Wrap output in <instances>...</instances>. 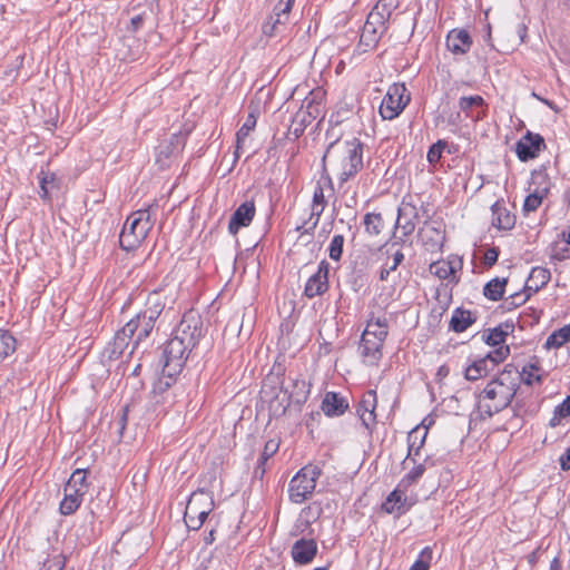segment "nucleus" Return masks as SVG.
<instances>
[{
    "instance_id": "nucleus-1",
    "label": "nucleus",
    "mask_w": 570,
    "mask_h": 570,
    "mask_svg": "<svg viewBox=\"0 0 570 570\" xmlns=\"http://www.w3.org/2000/svg\"><path fill=\"white\" fill-rule=\"evenodd\" d=\"M364 144L353 138L332 141L322 158L324 169L328 168L337 178L338 186L355 178L363 168Z\"/></svg>"
},
{
    "instance_id": "nucleus-2",
    "label": "nucleus",
    "mask_w": 570,
    "mask_h": 570,
    "mask_svg": "<svg viewBox=\"0 0 570 570\" xmlns=\"http://www.w3.org/2000/svg\"><path fill=\"white\" fill-rule=\"evenodd\" d=\"M283 376L284 371L279 366L277 370L273 367L262 387V394L267 396L269 393L274 394V390L278 386L279 392L275 393L274 399L271 400V409L275 414H284L291 405H302L309 395V384L305 380L289 377L288 383L285 384Z\"/></svg>"
},
{
    "instance_id": "nucleus-3",
    "label": "nucleus",
    "mask_w": 570,
    "mask_h": 570,
    "mask_svg": "<svg viewBox=\"0 0 570 570\" xmlns=\"http://www.w3.org/2000/svg\"><path fill=\"white\" fill-rule=\"evenodd\" d=\"M518 371L507 367L491 380L479 395L478 407L481 414L491 417L504 410L518 390Z\"/></svg>"
},
{
    "instance_id": "nucleus-4",
    "label": "nucleus",
    "mask_w": 570,
    "mask_h": 570,
    "mask_svg": "<svg viewBox=\"0 0 570 570\" xmlns=\"http://www.w3.org/2000/svg\"><path fill=\"white\" fill-rule=\"evenodd\" d=\"M157 207L158 205L154 203L127 217L119 236V244L122 249L132 250L147 237L154 226L153 214Z\"/></svg>"
},
{
    "instance_id": "nucleus-5",
    "label": "nucleus",
    "mask_w": 570,
    "mask_h": 570,
    "mask_svg": "<svg viewBox=\"0 0 570 570\" xmlns=\"http://www.w3.org/2000/svg\"><path fill=\"white\" fill-rule=\"evenodd\" d=\"M165 303L159 293L154 292L149 294L146 307L144 311L139 312L135 317L129 320L126 324H132V336H134V346L130 350V354L142 343L146 338L149 337L150 333L155 327V323L164 311Z\"/></svg>"
},
{
    "instance_id": "nucleus-6",
    "label": "nucleus",
    "mask_w": 570,
    "mask_h": 570,
    "mask_svg": "<svg viewBox=\"0 0 570 570\" xmlns=\"http://www.w3.org/2000/svg\"><path fill=\"white\" fill-rule=\"evenodd\" d=\"M320 475L321 469L318 466L313 464L303 466L289 481V500L296 504L306 501L314 493Z\"/></svg>"
},
{
    "instance_id": "nucleus-7",
    "label": "nucleus",
    "mask_w": 570,
    "mask_h": 570,
    "mask_svg": "<svg viewBox=\"0 0 570 570\" xmlns=\"http://www.w3.org/2000/svg\"><path fill=\"white\" fill-rule=\"evenodd\" d=\"M385 0H380L373 10L368 13L367 19L363 26L361 36H360V46L364 48L366 51L370 48H374L379 42L381 36L386 30L385 22L391 16V11H380L381 6L385 7L383 3Z\"/></svg>"
},
{
    "instance_id": "nucleus-8",
    "label": "nucleus",
    "mask_w": 570,
    "mask_h": 570,
    "mask_svg": "<svg viewBox=\"0 0 570 570\" xmlns=\"http://www.w3.org/2000/svg\"><path fill=\"white\" fill-rule=\"evenodd\" d=\"M191 350L175 336L168 340L164 345L161 355L164 375L173 377L179 374Z\"/></svg>"
},
{
    "instance_id": "nucleus-9",
    "label": "nucleus",
    "mask_w": 570,
    "mask_h": 570,
    "mask_svg": "<svg viewBox=\"0 0 570 570\" xmlns=\"http://www.w3.org/2000/svg\"><path fill=\"white\" fill-rule=\"evenodd\" d=\"M411 97L403 83H393L387 89L380 106V114L383 119L396 118L410 102Z\"/></svg>"
},
{
    "instance_id": "nucleus-10",
    "label": "nucleus",
    "mask_w": 570,
    "mask_h": 570,
    "mask_svg": "<svg viewBox=\"0 0 570 570\" xmlns=\"http://www.w3.org/2000/svg\"><path fill=\"white\" fill-rule=\"evenodd\" d=\"M382 333V331L377 333L364 331L362 333L358 348L364 363L376 365L382 358V347L385 342Z\"/></svg>"
},
{
    "instance_id": "nucleus-11",
    "label": "nucleus",
    "mask_w": 570,
    "mask_h": 570,
    "mask_svg": "<svg viewBox=\"0 0 570 570\" xmlns=\"http://www.w3.org/2000/svg\"><path fill=\"white\" fill-rule=\"evenodd\" d=\"M174 336L194 348L202 337V321L193 313L185 314L176 328Z\"/></svg>"
},
{
    "instance_id": "nucleus-12",
    "label": "nucleus",
    "mask_w": 570,
    "mask_h": 570,
    "mask_svg": "<svg viewBox=\"0 0 570 570\" xmlns=\"http://www.w3.org/2000/svg\"><path fill=\"white\" fill-rule=\"evenodd\" d=\"M419 220V212L412 198L404 197L397 209L396 229L402 233V238L413 234Z\"/></svg>"
},
{
    "instance_id": "nucleus-13",
    "label": "nucleus",
    "mask_w": 570,
    "mask_h": 570,
    "mask_svg": "<svg viewBox=\"0 0 570 570\" xmlns=\"http://www.w3.org/2000/svg\"><path fill=\"white\" fill-rule=\"evenodd\" d=\"M546 148V142L540 134L527 131L515 145V153L521 161H528L539 156Z\"/></svg>"
},
{
    "instance_id": "nucleus-14",
    "label": "nucleus",
    "mask_w": 570,
    "mask_h": 570,
    "mask_svg": "<svg viewBox=\"0 0 570 570\" xmlns=\"http://www.w3.org/2000/svg\"><path fill=\"white\" fill-rule=\"evenodd\" d=\"M330 264L324 259L320 263L315 274L306 282L304 294L308 298H314L324 294L328 289Z\"/></svg>"
},
{
    "instance_id": "nucleus-15",
    "label": "nucleus",
    "mask_w": 570,
    "mask_h": 570,
    "mask_svg": "<svg viewBox=\"0 0 570 570\" xmlns=\"http://www.w3.org/2000/svg\"><path fill=\"white\" fill-rule=\"evenodd\" d=\"M377 405L376 392L374 390L366 391L358 405H357V415L362 421V424L367 430H372L376 424V414L375 409Z\"/></svg>"
},
{
    "instance_id": "nucleus-16",
    "label": "nucleus",
    "mask_w": 570,
    "mask_h": 570,
    "mask_svg": "<svg viewBox=\"0 0 570 570\" xmlns=\"http://www.w3.org/2000/svg\"><path fill=\"white\" fill-rule=\"evenodd\" d=\"M325 205L326 200L324 196V189L320 184H317L313 193L309 219L308 222H305L302 226L297 227V230L304 229L303 234L312 235L313 230L315 229L320 222V217L324 212Z\"/></svg>"
},
{
    "instance_id": "nucleus-17",
    "label": "nucleus",
    "mask_w": 570,
    "mask_h": 570,
    "mask_svg": "<svg viewBox=\"0 0 570 570\" xmlns=\"http://www.w3.org/2000/svg\"><path fill=\"white\" fill-rule=\"evenodd\" d=\"M255 213L256 207L254 200H246L239 205L229 219L228 232L232 235H236L240 228L249 226L255 217Z\"/></svg>"
},
{
    "instance_id": "nucleus-18",
    "label": "nucleus",
    "mask_w": 570,
    "mask_h": 570,
    "mask_svg": "<svg viewBox=\"0 0 570 570\" xmlns=\"http://www.w3.org/2000/svg\"><path fill=\"white\" fill-rule=\"evenodd\" d=\"M459 107L473 121H479L485 117V101L479 95L461 97Z\"/></svg>"
},
{
    "instance_id": "nucleus-19",
    "label": "nucleus",
    "mask_w": 570,
    "mask_h": 570,
    "mask_svg": "<svg viewBox=\"0 0 570 570\" xmlns=\"http://www.w3.org/2000/svg\"><path fill=\"white\" fill-rule=\"evenodd\" d=\"M472 46V39L464 29H453L446 37V47L454 55L466 53Z\"/></svg>"
},
{
    "instance_id": "nucleus-20",
    "label": "nucleus",
    "mask_w": 570,
    "mask_h": 570,
    "mask_svg": "<svg viewBox=\"0 0 570 570\" xmlns=\"http://www.w3.org/2000/svg\"><path fill=\"white\" fill-rule=\"evenodd\" d=\"M291 552L296 563L306 564L314 559L317 544L313 539H299L293 544Z\"/></svg>"
},
{
    "instance_id": "nucleus-21",
    "label": "nucleus",
    "mask_w": 570,
    "mask_h": 570,
    "mask_svg": "<svg viewBox=\"0 0 570 570\" xmlns=\"http://www.w3.org/2000/svg\"><path fill=\"white\" fill-rule=\"evenodd\" d=\"M132 324H125L119 331L116 332L112 342L110 343L111 351L110 357H119L122 355L125 350L134 346V336H132Z\"/></svg>"
},
{
    "instance_id": "nucleus-22",
    "label": "nucleus",
    "mask_w": 570,
    "mask_h": 570,
    "mask_svg": "<svg viewBox=\"0 0 570 570\" xmlns=\"http://www.w3.org/2000/svg\"><path fill=\"white\" fill-rule=\"evenodd\" d=\"M321 409L327 416H340L348 409V403L338 393L327 392L322 401Z\"/></svg>"
},
{
    "instance_id": "nucleus-23",
    "label": "nucleus",
    "mask_w": 570,
    "mask_h": 570,
    "mask_svg": "<svg viewBox=\"0 0 570 570\" xmlns=\"http://www.w3.org/2000/svg\"><path fill=\"white\" fill-rule=\"evenodd\" d=\"M426 435L428 429L422 426H415L409 432L406 460L416 463V458L420 456V451L425 443Z\"/></svg>"
},
{
    "instance_id": "nucleus-24",
    "label": "nucleus",
    "mask_w": 570,
    "mask_h": 570,
    "mask_svg": "<svg viewBox=\"0 0 570 570\" xmlns=\"http://www.w3.org/2000/svg\"><path fill=\"white\" fill-rule=\"evenodd\" d=\"M85 493L71 485H65V497L60 502V512L63 515H69L76 512L82 502Z\"/></svg>"
},
{
    "instance_id": "nucleus-25",
    "label": "nucleus",
    "mask_w": 570,
    "mask_h": 570,
    "mask_svg": "<svg viewBox=\"0 0 570 570\" xmlns=\"http://www.w3.org/2000/svg\"><path fill=\"white\" fill-rule=\"evenodd\" d=\"M475 321L476 316L471 311L458 307L452 313L449 327L455 333H462Z\"/></svg>"
},
{
    "instance_id": "nucleus-26",
    "label": "nucleus",
    "mask_w": 570,
    "mask_h": 570,
    "mask_svg": "<svg viewBox=\"0 0 570 570\" xmlns=\"http://www.w3.org/2000/svg\"><path fill=\"white\" fill-rule=\"evenodd\" d=\"M515 224V216L503 205L495 203L492 206V225L499 229L509 230Z\"/></svg>"
},
{
    "instance_id": "nucleus-27",
    "label": "nucleus",
    "mask_w": 570,
    "mask_h": 570,
    "mask_svg": "<svg viewBox=\"0 0 570 570\" xmlns=\"http://www.w3.org/2000/svg\"><path fill=\"white\" fill-rule=\"evenodd\" d=\"M550 278L551 274L548 268L541 266L533 267L527 281L525 291L537 293L549 283Z\"/></svg>"
},
{
    "instance_id": "nucleus-28",
    "label": "nucleus",
    "mask_w": 570,
    "mask_h": 570,
    "mask_svg": "<svg viewBox=\"0 0 570 570\" xmlns=\"http://www.w3.org/2000/svg\"><path fill=\"white\" fill-rule=\"evenodd\" d=\"M422 242L425 246H428V249L435 250L436 248H441L443 240H444V234L443 232L431 225L425 224L420 232Z\"/></svg>"
},
{
    "instance_id": "nucleus-29",
    "label": "nucleus",
    "mask_w": 570,
    "mask_h": 570,
    "mask_svg": "<svg viewBox=\"0 0 570 570\" xmlns=\"http://www.w3.org/2000/svg\"><path fill=\"white\" fill-rule=\"evenodd\" d=\"M322 98L318 94L311 92L302 102L299 111H303L305 116H309V120H315L323 114Z\"/></svg>"
},
{
    "instance_id": "nucleus-30",
    "label": "nucleus",
    "mask_w": 570,
    "mask_h": 570,
    "mask_svg": "<svg viewBox=\"0 0 570 570\" xmlns=\"http://www.w3.org/2000/svg\"><path fill=\"white\" fill-rule=\"evenodd\" d=\"M490 357H483L474 361L470 366L466 367L464 376L468 381H476L488 375L493 368L489 364Z\"/></svg>"
},
{
    "instance_id": "nucleus-31",
    "label": "nucleus",
    "mask_w": 570,
    "mask_h": 570,
    "mask_svg": "<svg viewBox=\"0 0 570 570\" xmlns=\"http://www.w3.org/2000/svg\"><path fill=\"white\" fill-rule=\"evenodd\" d=\"M173 139L176 140V145L174 148H170V145H167L166 141H163L157 148V163L165 165V160L169 159L171 156L180 153L184 148V137L181 135H173Z\"/></svg>"
},
{
    "instance_id": "nucleus-32",
    "label": "nucleus",
    "mask_w": 570,
    "mask_h": 570,
    "mask_svg": "<svg viewBox=\"0 0 570 570\" xmlns=\"http://www.w3.org/2000/svg\"><path fill=\"white\" fill-rule=\"evenodd\" d=\"M508 283L507 278L495 277L488 282L483 288V295L491 301H499L504 294V288Z\"/></svg>"
},
{
    "instance_id": "nucleus-33",
    "label": "nucleus",
    "mask_w": 570,
    "mask_h": 570,
    "mask_svg": "<svg viewBox=\"0 0 570 570\" xmlns=\"http://www.w3.org/2000/svg\"><path fill=\"white\" fill-rule=\"evenodd\" d=\"M431 274L435 275L440 279H452L454 278L456 266L453 262L438 261L430 265Z\"/></svg>"
},
{
    "instance_id": "nucleus-34",
    "label": "nucleus",
    "mask_w": 570,
    "mask_h": 570,
    "mask_svg": "<svg viewBox=\"0 0 570 570\" xmlns=\"http://www.w3.org/2000/svg\"><path fill=\"white\" fill-rule=\"evenodd\" d=\"M570 341V324L553 331L547 338V348H559Z\"/></svg>"
},
{
    "instance_id": "nucleus-35",
    "label": "nucleus",
    "mask_w": 570,
    "mask_h": 570,
    "mask_svg": "<svg viewBox=\"0 0 570 570\" xmlns=\"http://www.w3.org/2000/svg\"><path fill=\"white\" fill-rule=\"evenodd\" d=\"M312 124L309 120V116H305L303 111L297 110L293 116L291 125L288 127V134L292 135L295 139L299 138L306 127Z\"/></svg>"
},
{
    "instance_id": "nucleus-36",
    "label": "nucleus",
    "mask_w": 570,
    "mask_h": 570,
    "mask_svg": "<svg viewBox=\"0 0 570 570\" xmlns=\"http://www.w3.org/2000/svg\"><path fill=\"white\" fill-rule=\"evenodd\" d=\"M278 450V443H276L275 441L273 440H269L265 443V446H264V451L263 453L261 454V458L257 462V465L254 470V475L256 478H259L262 479L265 474V463L266 461L272 456L274 455V453H276V451Z\"/></svg>"
},
{
    "instance_id": "nucleus-37",
    "label": "nucleus",
    "mask_w": 570,
    "mask_h": 570,
    "mask_svg": "<svg viewBox=\"0 0 570 570\" xmlns=\"http://www.w3.org/2000/svg\"><path fill=\"white\" fill-rule=\"evenodd\" d=\"M513 331V324H501L498 327L490 330L485 342L489 345L497 346L505 342V337Z\"/></svg>"
},
{
    "instance_id": "nucleus-38",
    "label": "nucleus",
    "mask_w": 570,
    "mask_h": 570,
    "mask_svg": "<svg viewBox=\"0 0 570 570\" xmlns=\"http://www.w3.org/2000/svg\"><path fill=\"white\" fill-rule=\"evenodd\" d=\"M256 120L250 115L245 124L239 128V130L236 132V149H235V157L239 158L240 153L243 151V147L245 144L246 138L248 137L250 130L255 127Z\"/></svg>"
},
{
    "instance_id": "nucleus-39",
    "label": "nucleus",
    "mask_w": 570,
    "mask_h": 570,
    "mask_svg": "<svg viewBox=\"0 0 570 570\" xmlns=\"http://www.w3.org/2000/svg\"><path fill=\"white\" fill-rule=\"evenodd\" d=\"M363 224L368 235L376 236L381 233L384 222L381 214L367 213L364 216Z\"/></svg>"
},
{
    "instance_id": "nucleus-40",
    "label": "nucleus",
    "mask_w": 570,
    "mask_h": 570,
    "mask_svg": "<svg viewBox=\"0 0 570 570\" xmlns=\"http://www.w3.org/2000/svg\"><path fill=\"white\" fill-rule=\"evenodd\" d=\"M193 503L195 504L198 511L213 510L214 507L213 498L203 490L196 491L190 495L187 504Z\"/></svg>"
},
{
    "instance_id": "nucleus-41",
    "label": "nucleus",
    "mask_w": 570,
    "mask_h": 570,
    "mask_svg": "<svg viewBox=\"0 0 570 570\" xmlns=\"http://www.w3.org/2000/svg\"><path fill=\"white\" fill-rule=\"evenodd\" d=\"M548 189L544 188L541 191L535 189L534 191L530 193L523 203V212L524 214H529L532 212H535L540 205L542 204V199L546 196Z\"/></svg>"
},
{
    "instance_id": "nucleus-42",
    "label": "nucleus",
    "mask_w": 570,
    "mask_h": 570,
    "mask_svg": "<svg viewBox=\"0 0 570 570\" xmlns=\"http://www.w3.org/2000/svg\"><path fill=\"white\" fill-rule=\"evenodd\" d=\"M404 500H405V498H404L403 493L400 492L399 490H394L389 494L386 501L383 503V509L387 513L400 512L402 502Z\"/></svg>"
},
{
    "instance_id": "nucleus-43",
    "label": "nucleus",
    "mask_w": 570,
    "mask_h": 570,
    "mask_svg": "<svg viewBox=\"0 0 570 570\" xmlns=\"http://www.w3.org/2000/svg\"><path fill=\"white\" fill-rule=\"evenodd\" d=\"M404 254L397 249L393 253L392 261L387 259V262L384 264V266L380 271V279L386 281L390 273L395 271L397 266L403 262Z\"/></svg>"
},
{
    "instance_id": "nucleus-44",
    "label": "nucleus",
    "mask_w": 570,
    "mask_h": 570,
    "mask_svg": "<svg viewBox=\"0 0 570 570\" xmlns=\"http://www.w3.org/2000/svg\"><path fill=\"white\" fill-rule=\"evenodd\" d=\"M203 511H198L195 507V504H187L185 514H184V521L188 529L190 530H198L200 528V523L198 522L199 514H203Z\"/></svg>"
},
{
    "instance_id": "nucleus-45",
    "label": "nucleus",
    "mask_w": 570,
    "mask_h": 570,
    "mask_svg": "<svg viewBox=\"0 0 570 570\" xmlns=\"http://www.w3.org/2000/svg\"><path fill=\"white\" fill-rule=\"evenodd\" d=\"M538 366L530 364L529 366L523 367L522 373L518 372V384L523 382L527 385H532L535 382H541V376L537 374Z\"/></svg>"
},
{
    "instance_id": "nucleus-46",
    "label": "nucleus",
    "mask_w": 570,
    "mask_h": 570,
    "mask_svg": "<svg viewBox=\"0 0 570 570\" xmlns=\"http://www.w3.org/2000/svg\"><path fill=\"white\" fill-rule=\"evenodd\" d=\"M86 480V470L77 469L76 471H73V473L71 474L66 484L71 485L72 488H76L77 490H80L81 492L86 493L88 489Z\"/></svg>"
},
{
    "instance_id": "nucleus-47",
    "label": "nucleus",
    "mask_w": 570,
    "mask_h": 570,
    "mask_svg": "<svg viewBox=\"0 0 570 570\" xmlns=\"http://www.w3.org/2000/svg\"><path fill=\"white\" fill-rule=\"evenodd\" d=\"M344 236L343 235H334L330 246H328V256L331 259L338 262L343 254L344 246Z\"/></svg>"
},
{
    "instance_id": "nucleus-48",
    "label": "nucleus",
    "mask_w": 570,
    "mask_h": 570,
    "mask_svg": "<svg viewBox=\"0 0 570 570\" xmlns=\"http://www.w3.org/2000/svg\"><path fill=\"white\" fill-rule=\"evenodd\" d=\"M16 350V338L8 332H0V355L8 356Z\"/></svg>"
},
{
    "instance_id": "nucleus-49",
    "label": "nucleus",
    "mask_w": 570,
    "mask_h": 570,
    "mask_svg": "<svg viewBox=\"0 0 570 570\" xmlns=\"http://www.w3.org/2000/svg\"><path fill=\"white\" fill-rule=\"evenodd\" d=\"M432 554H433L432 549L430 547H425L421 551L417 560L412 564L410 570H429L431 561H432Z\"/></svg>"
},
{
    "instance_id": "nucleus-50",
    "label": "nucleus",
    "mask_w": 570,
    "mask_h": 570,
    "mask_svg": "<svg viewBox=\"0 0 570 570\" xmlns=\"http://www.w3.org/2000/svg\"><path fill=\"white\" fill-rule=\"evenodd\" d=\"M226 568L227 564L222 560V558L210 554L202 561L200 567L197 570H226Z\"/></svg>"
},
{
    "instance_id": "nucleus-51",
    "label": "nucleus",
    "mask_w": 570,
    "mask_h": 570,
    "mask_svg": "<svg viewBox=\"0 0 570 570\" xmlns=\"http://www.w3.org/2000/svg\"><path fill=\"white\" fill-rule=\"evenodd\" d=\"M530 295L531 293L527 292L525 289L524 292L514 293L505 299L504 304L508 309L519 307L529 299Z\"/></svg>"
},
{
    "instance_id": "nucleus-52",
    "label": "nucleus",
    "mask_w": 570,
    "mask_h": 570,
    "mask_svg": "<svg viewBox=\"0 0 570 570\" xmlns=\"http://www.w3.org/2000/svg\"><path fill=\"white\" fill-rule=\"evenodd\" d=\"M387 327H389V324H387V320L385 317H377L376 320H370L367 322V325H366V328L364 331H370V332H380L382 331L383 335H384V341L386 340L387 337Z\"/></svg>"
},
{
    "instance_id": "nucleus-53",
    "label": "nucleus",
    "mask_w": 570,
    "mask_h": 570,
    "mask_svg": "<svg viewBox=\"0 0 570 570\" xmlns=\"http://www.w3.org/2000/svg\"><path fill=\"white\" fill-rule=\"evenodd\" d=\"M509 353H510L509 346H500L495 351L489 353L485 357H490L491 358L489 364L494 370V367L499 363L503 362L508 357Z\"/></svg>"
},
{
    "instance_id": "nucleus-54",
    "label": "nucleus",
    "mask_w": 570,
    "mask_h": 570,
    "mask_svg": "<svg viewBox=\"0 0 570 570\" xmlns=\"http://www.w3.org/2000/svg\"><path fill=\"white\" fill-rule=\"evenodd\" d=\"M446 147V141L444 140H438L435 144H433L429 151H428V160L431 164L438 163L441 157L444 148Z\"/></svg>"
},
{
    "instance_id": "nucleus-55",
    "label": "nucleus",
    "mask_w": 570,
    "mask_h": 570,
    "mask_svg": "<svg viewBox=\"0 0 570 570\" xmlns=\"http://www.w3.org/2000/svg\"><path fill=\"white\" fill-rule=\"evenodd\" d=\"M425 472V464H416L402 480L406 485L415 483Z\"/></svg>"
},
{
    "instance_id": "nucleus-56",
    "label": "nucleus",
    "mask_w": 570,
    "mask_h": 570,
    "mask_svg": "<svg viewBox=\"0 0 570 570\" xmlns=\"http://www.w3.org/2000/svg\"><path fill=\"white\" fill-rule=\"evenodd\" d=\"M66 559L63 556L58 554L48 559L42 567V570H63Z\"/></svg>"
},
{
    "instance_id": "nucleus-57",
    "label": "nucleus",
    "mask_w": 570,
    "mask_h": 570,
    "mask_svg": "<svg viewBox=\"0 0 570 570\" xmlns=\"http://www.w3.org/2000/svg\"><path fill=\"white\" fill-rule=\"evenodd\" d=\"M41 175H43L41 178H40V197L43 199V200H49L50 197H49V190H48V187H49V184H53L55 181V175L51 174L50 176L48 175H45L43 171H41Z\"/></svg>"
},
{
    "instance_id": "nucleus-58",
    "label": "nucleus",
    "mask_w": 570,
    "mask_h": 570,
    "mask_svg": "<svg viewBox=\"0 0 570 570\" xmlns=\"http://www.w3.org/2000/svg\"><path fill=\"white\" fill-rule=\"evenodd\" d=\"M276 16V19L274 22H266L264 26H263V32L268 36V37H272L275 35L276 30H277V26L278 24H283V20L281 19V13H275Z\"/></svg>"
},
{
    "instance_id": "nucleus-59",
    "label": "nucleus",
    "mask_w": 570,
    "mask_h": 570,
    "mask_svg": "<svg viewBox=\"0 0 570 570\" xmlns=\"http://www.w3.org/2000/svg\"><path fill=\"white\" fill-rule=\"evenodd\" d=\"M499 257V249L495 247L489 248L484 254V264L492 266L497 263Z\"/></svg>"
},
{
    "instance_id": "nucleus-60",
    "label": "nucleus",
    "mask_w": 570,
    "mask_h": 570,
    "mask_svg": "<svg viewBox=\"0 0 570 570\" xmlns=\"http://www.w3.org/2000/svg\"><path fill=\"white\" fill-rule=\"evenodd\" d=\"M556 413L561 417L570 416V395H568L563 402L557 407Z\"/></svg>"
},
{
    "instance_id": "nucleus-61",
    "label": "nucleus",
    "mask_w": 570,
    "mask_h": 570,
    "mask_svg": "<svg viewBox=\"0 0 570 570\" xmlns=\"http://www.w3.org/2000/svg\"><path fill=\"white\" fill-rule=\"evenodd\" d=\"M560 466L563 471H568L570 469V446L559 459Z\"/></svg>"
},
{
    "instance_id": "nucleus-62",
    "label": "nucleus",
    "mask_w": 570,
    "mask_h": 570,
    "mask_svg": "<svg viewBox=\"0 0 570 570\" xmlns=\"http://www.w3.org/2000/svg\"><path fill=\"white\" fill-rule=\"evenodd\" d=\"M281 6H283V7L279 8V10L276 13H281V18L282 17H286L287 18V14L289 13V11L292 9V6H293V0H286L284 3L281 2L279 7Z\"/></svg>"
},
{
    "instance_id": "nucleus-63",
    "label": "nucleus",
    "mask_w": 570,
    "mask_h": 570,
    "mask_svg": "<svg viewBox=\"0 0 570 570\" xmlns=\"http://www.w3.org/2000/svg\"><path fill=\"white\" fill-rule=\"evenodd\" d=\"M449 373H450V368L446 365H441L438 368L436 379L439 381H442L443 379H445L449 375Z\"/></svg>"
},
{
    "instance_id": "nucleus-64",
    "label": "nucleus",
    "mask_w": 570,
    "mask_h": 570,
    "mask_svg": "<svg viewBox=\"0 0 570 570\" xmlns=\"http://www.w3.org/2000/svg\"><path fill=\"white\" fill-rule=\"evenodd\" d=\"M215 541V530H210L208 534L204 537V542L206 544H212Z\"/></svg>"
}]
</instances>
